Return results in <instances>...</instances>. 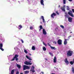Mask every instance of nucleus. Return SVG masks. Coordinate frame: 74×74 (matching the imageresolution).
<instances>
[{"label":"nucleus","mask_w":74,"mask_h":74,"mask_svg":"<svg viewBox=\"0 0 74 74\" xmlns=\"http://www.w3.org/2000/svg\"><path fill=\"white\" fill-rule=\"evenodd\" d=\"M69 12H68V14L69 15L72 16V17H74V15L73 14V12L71 10H69Z\"/></svg>","instance_id":"20e7f679"},{"label":"nucleus","mask_w":74,"mask_h":74,"mask_svg":"<svg viewBox=\"0 0 74 74\" xmlns=\"http://www.w3.org/2000/svg\"><path fill=\"white\" fill-rule=\"evenodd\" d=\"M19 27H20V28H19V30H21V28H22L23 27H22V25H19Z\"/></svg>","instance_id":"393cba45"},{"label":"nucleus","mask_w":74,"mask_h":74,"mask_svg":"<svg viewBox=\"0 0 74 74\" xmlns=\"http://www.w3.org/2000/svg\"><path fill=\"white\" fill-rule=\"evenodd\" d=\"M43 45H45V46L47 47V45H46V44H45V43H44V42H43Z\"/></svg>","instance_id":"f704fd0d"},{"label":"nucleus","mask_w":74,"mask_h":74,"mask_svg":"<svg viewBox=\"0 0 74 74\" xmlns=\"http://www.w3.org/2000/svg\"><path fill=\"white\" fill-rule=\"evenodd\" d=\"M48 45L49 46H51V45H49V43H48Z\"/></svg>","instance_id":"a18cd8bd"},{"label":"nucleus","mask_w":74,"mask_h":74,"mask_svg":"<svg viewBox=\"0 0 74 74\" xmlns=\"http://www.w3.org/2000/svg\"><path fill=\"white\" fill-rule=\"evenodd\" d=\"M68 40V39H67Z\"/></svg>","instance_id":"4d7b16f0"},{"label":"nucleus","mask_w":74,"mask_h":74,"mask_svg":"<svg viewBox=\"0 0 74 74\" xmlns=\"http://www.w3.org/2000/svg\"><path fill=\"white\" fill-rule=\"evenodd\" d=\"M66 6L65 5H63V7H61L60 8L61 10H62L63 11H64V12H66V10H65V8L64 7H65Z\"/></svg>","instance_id":"423d86ee"},{"label":"nucleus","mask_w":74,"mask_h":74,"mask_svg":"<svg viewBox=\"0 0 74 74\" xmlns=\"http://www.w3.org/2000/svg\"><path fill=\"white\" fill-rule=\"evenodd\" d=\"M69 1H72V0H68Z\"/></svg>","instance_id":"de8ad7c7"},{"label":"nucleus","mask_w":74,"mask_h":74,"mask_svg":"<svg viewBox=\"0 0 74 74\" xmlns=\"http://www.w3.org/2000/svg\"><path fill=\"white\" fill-rule=\"evenodd\" d=\"M40 3L41 5H44V1L43 0H40Z\"/></svg>","instance_id":"ddd939ff"},{"label":"nucleus","mask_w":74,"mask_h":74,"mask_svg":"<svg viewBox=\"0 0 74 74\" xmlns=\"http://www.w3.org/2000/svg\"><path fill=\"white\" fill-rule=\"evenodd\" d=\"M30 71H32V72L33 73L35 72V70H34V66H32L31 68Z\"/></svg>","instance_id":"39448f33"},{"label":"nucleus","mask_w":74,"mask_h":74,"mask_svg":"<svg viewBox=\"0 0 74 74\" xmlns=\"http://www.w3.org/2000/svg\"><path fill=\"white\" fill-rule=\"evenodd\" d=\"M49 54H50V55H51V56H53V55L52 53L51 52H49Z\"/></svg>","instance_id":"cd10ccee"},{"label":"nucleus","mask_w":74,"mask_h":74,"mask_svg":"<svg viewBox=\"0 0 74 74\" xmlns=\"http://www.w3.org/2000/svg\"><path fill=\"white\" fill-rule=\"evenodd\" d=\"M32 50H34L36 49V48H35V47H34V46H32Z\"/></svg>","instance_id":"6ab92c4d"},{"label":"nucleus","mask_w":74,"mask_h":74,"mask_svg":"<svg viewBox=\"0 0 74 74\" xmlns=\"http://www.w3.org/2000/svg\"><path fill=\"white\" fill-rule=\"evenodd\" d=\"M72 11L73 12H74V9H72Z\"/></svg>","instance_id":"a19ab883"},{"label":"nucleus","mask_w":74,"mask_h":74,"mask_svg":"<svg viewBox=\"0 0 74 74\" xmlns=\"http://www.w3.org/2000/svg\"><path fill=\"white\" fill-rule=\"evenodd\" d=\"M64 61L66 65H68V64H69V61H68L67 58H65Z\"/></svg>","instance_id":"0eeeda50"},{"label":"nucleus","mask_w":74,"mask_h":74,"mask_svg":"<svg viewBox=\"0 0 74 74\" xmlns=\"http://www.w3.org/2000/svg\"><path fill=\"white\" fill-rule=\"evenodd\" d=\"M0 49L2 51H4V49H3L2 48H0Z\"/></svg>","instance_id":"4c0bfd02"},{"label":"nucleus","mask_w":74,"mask_h":74,"mask_svg":"<svg viewBox=\"0 0 74 74\" xmlns=\"http://www.w3.org/2000/svg\"><path fill=\"white\" fill-rule=\"evenodd\" d=\"M18 56V55L16 54L15 55L14 58H13V59L12 60V61H14V60H15V59H16V61H18V58H17Z\"/></svg>","instance_id":"f03ea898"},{"label":"nucleus","mask_w":74,"mask_h":74,"mask_svg":"<svg viewBox=\"0 0 74 74\" xmlns=\"http://www.w3.org/2000/svg\"><path fill=\"white\" fill-rule=\"evenodd\" d=\"M72 71L74 73V68L73 67H72Z\"/></svg>","instance_id":"7c9ffc66"},{"label":"nucleus","mask_w":74,"mask_h":74,"mask_svg":"<svg viewBox=\"0 0 74 74\" xmlns=\"http://www.w3.org/2000/svg\"><path fill=\"white\" fill-rule=\"evenodd\" d=\"M21 41L22 42V43H23V42H23V40H22V39H21Z\"/></svg>","instance_id":"ea45409f"},{"label":"nucleus","mask_w":74,"mask_h":74,"mask_svg":"<svg viewBox=\"0 0 74 74\" xmlns=\"http://www.w3.org/2000/svg\"><path fill=\"white\" fill-rule=\"evenodd\" d=\"M70 63L72 65V64H73L74 63V61H73V62L72 61H71Z\"/></svg>","instance_id":"a878e982"},{"label":"nucleus","mask_w":74,"mask_h":74,"mask_svg":"<svg viewBox=\"0 0 74 74\" xmlns=\"http://www.w3.org/2000/svg\"><path fill=\"white\" fill-rule=\"evenodd\" d=\"M53 62L54 63H56V56L54 57Z\"/></svg>","instance_id":"2eb2a0df"},{"label":"nucleus","mask_w":74,"mask_h":74,"mask_svg":"<svg viewBox=\"0 0 74 74\" xmlns=\"http://www.w3.org/2000/svg\"><path fill=\"white\" fill-rule=\"evenodd\" d=\"M73 53V51L71 50H69L68 51L67 53V55L68 57L69 56H71Z\"/></svg>","instance_id":"f257e3e1"},{"label":"nucleus","mask_w":74,"mask_h":74,"mask_svg":"<svg viewBox=\"0 0 74 74\" xmlns=\"http://www.w3.org/2000/svg\"><path fill=\"white\" fill-rule=\"evenodd\" d=\"M17 67H18V68H19V69L21 68V65L18 64L17 65Z\"/></svg>","instance_id":"b1692460"},{"label":"nucleus","mask_w":74,"mask_h":74,"mask_svg":"<svg viewBox=\"0 0 74 74\" xmlns=\"http://www.w3.org/2000/svg\"><path fill=\"white\" fill-rule=\"evenodd\" d=\"M66 0H63V4H66Z\"/></svg>","instance_id":"c85d7f7f"},{"label":"nucleus","mask_w":74,"mask_h":74,"mask_svg":"<svg viewBox=\"0 0 74 74\" xmlns=\"http://www.w3.org/2000/svg\"><path fill=\"white\" fill-rule=\"evenodd\" d=\"M29 55H32L31 54H29Z\"/></svg>","instance_id":"8fccbe9b"},{"label":"nucleus","mask_w":74,"mask_h":74,"mask_svg":"<svg viewBox=\"0 0 74 74\" xmlns=\"http://www.w3.org/2000/svg\"><path fill=\"white\" fill-rule=\"evenodd\" d=\"M66 7L67 8V10H70V8H69V6H67Z\"/></svg>","instance_id":"2f4dec72"},{"label":"nucleus","mask_w":74,"mask_h":74,"mask_svg":"<svg viewBox=\"0 0 74 74\" xmlns=\"http://www.w3.org/2000/svg\"><path fill=\"white\" fill-rule=\"evenodd\" d=\"M67 44V39H64V44L65 45H66Z\"/></svg>","instance_id":"4468645a"},{"label":"nucleus","mask_w":74,"mask_h":74,"mask_svg":"<svg viewBox=\"0 0 74 74\" xmlns=\"http://www.w3.org/2000/svg\"><path fill=\"white\" fill-rule=\"evenodd\" d=\"M41 73H42V74H44V72H41Z\"/></svg>","instance_id":"49530a36"},{"label":"nucleus","mask_w":74,"mask_h":74,"mask_svg":"<svg viewBox=\"0 0 74 74\" xmlns=\"http://www.w3.org/2000/svg\"><path fill=\"white\" fill-rule=\"evenodd\" d=\"M30 28L31 30H33V27L32 26L30 27Z\"/></svg>","instance_id":"473e14b6"},{"label":"nucleus","mask_w":74,"mask_h":74,"mask_svg":"<svg viewBox=\"0 0 74 74\" xmlns=\"http://www.w3.org/2000/svg\"><path fill=\"white\" fill-rule=\"evenodd\" d=\"M29 73V71H24V73L25 74H28V73Z\"/></svg>","instance_id":"412c9836"},{"label":"nucleus","mask_w":74,"mask_h":74,"mask_svg":"<svg viewBox=\"0 0 74 74\" xmlns=\"http://www.w3.org/2000/svg\"><path fill=\"white\" fill-rule=\"evenodd\" d=\"M71 33H72V32H71Z\"/></svg>","instance_id":"864d4df0"},{"label":"nucleus","mask_w":74,"mask_h":74,"mask_svg":"<svg viewBox=\"0 0 74 74\" xmlns=\"http://www.w3.org/2000/svg\"><path fill=\"white\" fill-rule=\"evenodd\" d=\"M72 18L71 17H69L68 18V21L69 22H72Z\"/></svg>","instance_id":"f8f14e48"},{"label":"nucleus","mask_w":74,"mask_h":74,"mask_svg":"<svg viewBox=\"0 0 74 74\" xmlns=\"http://www.w3.org/2000/svg\"><path fill=\"white\" fill-rule=\"evenodd\" d=\"M3 47V44L2 43L0 44V48Z\"/></svg>","instance_id":"c756f323"},{"label":"nucleus","mask_w":74,"mask_h":74,"mask_svg":"<svg viewBox=\"0 0 74 74\" xmlns=\"http://www.w3.org/2000/svg\"><path fill=\"white\" fill-rule=\"evenodd\" d=\"M41 19H42L43 22V23H44L45 22V19H44V16H41Z\"/></svg>","instance_id":"9b49d317"},{"label":"nucleus","mask_w":74,"mask_h":74,"mask_svg":"<svg viewBox=\"0 0 74 74\" xmlns=\"http://www.w3.org/2000/svg\"><path fill=\"white\" fill-rule=\"evenodd\" d=\"M32 63H30L29 62H28V65H32Z\"/></svg>","instance_id":"e433bc0d"},{"label":"nucleus","mask_w":74,"mask_h":74,"mask_svg":"<svg viewBox=\"0 0 74 74\" xmlns=\"http://www.w3.org/2000/svg\"><path fill=\"white\" fill-rule=\"evenodd\" d=\"M51 74H55V73H52Z\"/></svg>","instance_id":"3c124183"},{"label":"nucleus","mask_w":74,"mask_h":74,"mask_svg":"<svg viewBox=\"0 0 74 74\" xmlns=\"http://www.w3.org/2000/svg\"><path fill=\"white\" fill-rule=\"evenodd\" d=\"M57 42L59 45H62V40L59 39L58 40Z\"/></svg>","instance_id":"1a4fd4ad"},{"label":"nucleus","mask_w":74,"mask_h":74,"mask_svg":"<svg viewBox=\"0 0 74 74\" xmlns=\"http://www.w3.org/2000/svg\"><path fill=\"white\" fill-rule=\"evenodd\" d=\"M56 13H53V14H52L51 15V18H52L53 19L54 18V16H56Z\"/></svg>","instance_id":"6e6552de"},{"label":"nucleus","mask_w":74,"mask_h":74,"mask_svg":"<svg viewBox=\"0 0 74 74\" xmlns=\"http://www.w3.org/2000/svg\"><path fill=\"white\" fill-rule=\"evenodd\" d=\"M53 43L54 44H56V42L55 41H54L53 42Z\"/></svg>","instance_id":"72a5a7b5"},{"label":"nucleus","mask_w":74,"mask_h":74,"mask_svg":"<svg viewBox=\"0 0 74 74\" xmlns=\"http://www.w3.org/2000/svg\"><path fill=\"white\" fill-rule=\"evenodd\" d=\"M60 27L62 28V29H64V26L63 25H60Z\"/></svg>","instance_id":"bb28decb"},{"label":"nucleus","mask_w":74,"mask_h":74,"mask_svg":"<svg viewBox=\"0 0 74 74\" xmlns=\"http://www.w3.org/2000/svg\"><path fill=\"white\" fill-rule=\"evenodd\" d=\"M43 34L45 35H46V34H47V32H46L45 30L44 29H43Z\"/></svg>","instance_id":"9d476101"},{"label":"nucleus","mask_w":74,"mask_h":74,"mask_svg":"<svg viewBox=\"0 0 74 74\" xmlns=\"http://www.w3.org/2000/svg\"><path fill=\"white\" fill-rule=\"evenodd\" d=\"M23 70H25L26 69H27V70H29V69H30L29 67L26 65H24L23 66Z\"/></svg>","instance_id":"7ed1b4c3"},{"label":"nucleus","mask_w":74,"mask_h":74,"mask_svg":"<svg viewBox=\"0 0 74 74\" xmlns=\"http://www.w3.org/2000/svg\"><path fill=\"white\" fill-rule=\"evenodd\" d=\"M24 64L26 65H28L29 64V62H28L27 61H26L25 62H24Z\"/></svg>","instance_id":"aec40b11"},{"label":"nucleus","mask_w":74,"mask_h":74,"mask_svg":"<svg viewBox=\"0 0 74 74\" xmlns=\"http://www.w3.org/2000/svg\"><path fill=\"white\" fill-rule=\"evenodd\" d=\"M71 37V35H70L69 36L68 38H69V39H70V37Z\"/></svg>","instance_id":"79ce46f5"},{"label":"nucleus","mask_w":74,"mask_h":74,"mask_svg":"<svg viewBox=\"0 0 74 74\" xmlns=\"http://www.w3.org/2000/svg\"><path fill=\"white\" fill-rule=\"evenodd\" d=\"M58 29V27H56L55 29V30H56V29Z\"/></svg>","instance_id":"c03bdc74"},{"label":"nucleus","mask_w":74,"mask_h":74,"mask_svg":"<svg viewBox=\"0 0 74 74\" xmlns=\"http://www.w3.org/2000/svg\"><path fill=\"white\" fill-rule=\"evenodd\" d=\"M15 72V70L14 69H13L12 70V71H11V73H10V74H13L14 73V72Z\"/></svg>","instance_id":"a211bd4d"},{"label":"nucleus","mask_w":74,"mask_h":74,"mask_svg":"<svg viewBox=\"0 0 74 74\" xmlns=\"http://www.w3.org/2000/svg\"><path fill=\"white\" fill-rule=\"evenodd\" d=\"M20 74H23V73H20Z\"/></svg>","instance_id":"603ef678"},{"label":"nucleus","mask_w":74,"mask_h":74,"mask_svg":"<svg viewBox=\"0 0 74 74\" xmlns=\"http://www.w3.org/2000/svg\"><path fill=\"white\" fill-rule=\"evenodd\" d=\"M60 5H59V6H58V7L59 8H60Z\"/></svg>","instance_id":"09e8293b"},{"label":"nucleus","mask_w":74,"mask_h":74,"mask_svg":"<svg viewBox=\"0 0 74 74\" xmlns=\"http://www.w3.org/2000/svg\"><path fill=\"white\" fill-rule=\"evenodd\" d=\"M29 62H31V61H29Z\"/></svg>","instance_id":"5fc2aeb1"},{"label":"nucleus","mask_w":74,"mask_h":74,"mask_svg":"<svg viewBox=\"0 0 74 74\" xmlns=\"http://www.w3.org/2000/svg\"><path fill=\"white\" fill-rule=\"evenodd\" d=\"M19 72L18 71H17L16 72V74H19Z\"/></svg>","instance_id":"37998d69"},{"label":"nucleus","mask_w":74,"mask_h":74,"mask_svg":"<svg viewBox=\"0 0 74 74\" xmlns=\"http://www.w3.org/2000/svg\"><path fill=\"white\" fill-rule=\"evenodd\" d=\"M56 13L58 15H59V13H58V11H56Z\"/></svg>","instance_id":"58836bf2"},{"label":"nucleus","mask_w":74,"mask_h":74,"mask_svg":"<svg viewBox=\"0 0 74 74\" xmlns=\"http://www.w3.org/2000/svg\"><path fill=\"white\" fill-rule=\"evenodd\" d=\"M26 57L28 59H29V60H32V59H31V58L28 57L27 56H26Z\"/></svg>","instance_id":"f3484780"},{"label":"nucleus","mask_w":74,"mask_h":74,"mask_svg":"<svg viewBox=\"0 0 74 74\" xmlns=\"http://www.w3.org/2000/svg\"><path fill=\"white\" fill-rule=\"evenodd\" d=\"M24 52L25 53H27V51L26 50H24Z\"/></svg>","instance_id":"c9c22d12"},{"label":"nucleus","mask_w":74,"mask_h":74,"mask_svg":"<svg viewBox=\"0 0 74 74\" xmlns=\"http://www.w3.org/2000/svg\"><path fill=\"white\" fill-rule=\"evenodd\" d=\"M27 1H29V0H27Z\"/></svg>","instance_id":"6e6d98bb"},{"label":"nucleus","mask_w":74,"mask_h":74,"mask_svg":"<svg viewBox=\"0 0 74 74\" xmlns=\"http://www.w3.org/2000/svg\"><path fill=\"white\" fill-rule=\"evenodd\" d=\"M42 48H43V51H45L47 50V49H46V48H45V47H43Z\"/></svg>","instance_id":"5701e85b"},{"label":"nucleus","mask_w":74,"mask_h":74,"mask_svg":"<svg viewBox=\"0 0 74 74\" xmlns=\"http://www.w3.org/2000/svg\"><path fill=\"white\" fill-rule=\"evenodd\" d=\"M50 48H51V49H54V50H55V49H56V48H55V47H52L51 46Z\"/></svg>","instance_id":"4be33fe9"},{"label":"nucleus","mask_w":74,"mask_h":74,"mask_svg":"<svg viewBox=\"0 0 74 74\" xmlns=\"http://www.w3.org/2000/svg\"><path fill=\"white\" fill-rule=\"evenodd\" d=\"M39 27L40 28V29H39V31H41V29H42L43 28H42V26L41 25H40L39 26Z\"/></svg>","instance_id":"dca6fc26"}]
</instances>
